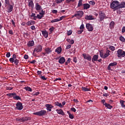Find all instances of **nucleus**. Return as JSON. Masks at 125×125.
Instances as JSON below:
<instances>
[{
  "mask_svg": "<svg viewBox=\"0 0 125 125\" xmlns=\"http://www.w3.org/2000/svg\"><path fill=\"white\" fill-rule=\"evenodd\" d=\"M119 2L118 0H113L110 3V8L113 9V11H116L119 9Z\"/></svg>",
  "mask_w": 125,
  "mask_h": 125,
  "instance_id": "f257e3e1",
  "label": "nucleus"
},
{
  "mask_svg": "<svg viewBox=\"0 0 125 125\" xmlns=\"http://www.w3.org/2000/svg\"><path fill=\"white\" fill-rule=\"evenodd\" d=\"M42 45H39L34 49L33 55L34 56H37V53L36 52H42Z\"/></svg>",
  "mask_w": 125,
  "mask_h": 125,
  "instance_id": "f03ea898",
  "label": "nucleus"
},
{
  "mask_svg": "<svg viewBox=\"0 0 125 125\" xmlns=\"http://www.w3.org/2000/svg\"><path fill=\"white\" fill-rule=\"evenodd\" d=\"M83 15V11H77L73 16V17H76L77 19H81Z\"/></svg>",
  "mask_w": 125,
  "mask_h": 125,
  "instance_id": "7ed1b4c3",
  "label": "nucleus"
},
{
  "mask_svg": "<svg viewBox=\"0 0 125 125\" xmlns=\"http://www.w3.org/2000/svg\"><path fill=\"white\" fill-rule=\"evenodd\" d=\"M52 52L51 48L47 47L44 49V52H42V54L43 56H47L48 54H50Z\"/></svg>",
  "mask_w": 125,
  "mask_h": 125,
  "instance_id": "20e7f679",
  "label": "nucleus"
},
{
  "mask_svg": "<svg viewBox=\"0 0 125 125\" xmlns=\"http://www.w3.org/2000/svg\"><path fill=\"white\" fill-rule=\"evenodd\" d=\"M46 114V111L44 110H42L39 112H34L33 115H36L37 116H39V117H42V116L45 115Z\"/></svg>",
  "mask_w": 125,
  "mask_h": 125,
  "instance_id": "39448f33",
  "label": "nucleus"
},
{
  "mask_svg": "<svg viewBox=\"0 0 125 125\" xmlns=\"http://www.w3.org/2000/svg\"><path fill=\"white\" fill-rule=\"evenodd\" d=\"M117 53L118 54L117 56L119 58L125 57V52L122 49H118L117 51Z\"/></svg>",
  "mask_w": 125,
  "mask_h": 125,
  "instance_id": "423d86ee",
  "label": "nucleus"
},
{
  "mask_svg": "<svg viewBox=\"0 0 125 125\" xmlns=\"http://www.w3.org/2000/svg\"><path fill=\"white\" fill-rule=\"evenodd\" d=\"M99 17L100 18V21H103V20H104V19L106 18V15L105 14V13H104V12H102V11H100L99 12Z\"/></svg>",
  "mask_w": 125,
  "mask_h": 125,
  "instance_id": "0eeeda50",
  "label": "nucleus"
},
{
  "mask_svg": "<svg viewBox=\"0 0 125 125\" xmlns=\"http://www.w3.org/2000/svg\"><path fill=\"white\" fill-rule=\"evenodd\" d=\"M16 109H17V110H22V109H23V104H22V103L20 102H18L16 104Z\"/></svg>",
  "mask_w": 125,
  "mask_h": 125,
  "instance_id": "6e6552de",
  "label": "nucleus"
},
{
  "mask_svg": "<svg viewBox=\"0 0 125 125\" xmlns=\"http://www.w3.org/2000/svg\"><path fill=\"white\" fill-rule=\"evenodd\" d=\"M86 28L89 32H92L93 31V25L90 23H86Z\"/></svg>",
  "mask_w": 125,
  "mask_h": 125,
  "instance_id": "1a4fd4ad",
  "label": "nucleus"
},
{
  "mask_svg": "<svg viewBox=\"0 0 125 125\" xmlns=\"http://www.w3.org/2000/svg\"><path fill=\"white\" fill-rule=\"evenodd\" d=\"M83 56L85 60H87L88 61H91V56L88 54H86L85 53H83Z\"/></svg>",
  "mask_w": 125,
  "mask_h": 125,
  "instance_id": "9d476101",
  "label": "nucleus"
},
{
  "mask_svg": "<svg viewBox=\"0 0 125 125\" xmlns=\"http://www.w3.org/2000/svg\"><path fill=\"white\" fill-rule=\"evenodd\" d=\"M45 107L46 108L47 111L51 112V109H53V106L51 104H47L45 105Z\"/></svg>",
  "mask_w": 125,
  "mask_h": 125,
  "instance_id": "9b49d317",
  "label": "nucleus"
},
{
  "mask_svg": "<svg viewBox=\"0 0 125 125\" xmlns=\"http://www.w3.org/2000/svg\"><path fill=\"white\" fill-rule=\"evenodd\" d=\"M117 64H118V63L116 62H111L110 63H109V64L107 66V69L109 71L112 70L111 69V67H113L114 66H116L117 65Z\"/></svg>",
  "mask_w": 125,
  "mask_h": 125,
  "instance_id": "f8f14e48",
  "label": "nucleus"
},
{
  "mask_svg": "<svg viewBox=\"0 0 125 125\" xmlns=\"http://www.w3.org/2000/svg\"><path fill=\"white\" fill-rule=\"evenodd\" d=\"M65 61L66 60L65 59V58H64V57H62L59 60V63H60V64H64Z\"/></svg>",
  "mask_w": 125,
  "mask_h": 125,
  "instance_id": "ddd939ff",
  "label": "nucleus"
},
{
  "mask_svg": "<svg viewBox=\"0 0 125 125\" xmlns=\"http://www.w3.org/2000/svg\"><path fill=\"white\" fill-rule=\"evenodd\" d=\"M85 19L86 20H95V19L93 18V16L91 15L85 16Z\"/></svg>",
  "mask_w": 125,
  "mask_h": 125,
  "instance_id": "4468645a",
  "label": "nucleus"
},
{
  "mask_svg": "<svg viewBox=\"0 0 125 125\" xmlns=\"http://www.w3.org/2000/svg\"><path fill=\"white\" fill-rule=\"evenodd\" d=\"M98 60V55H94L92 58V62H94Z\"/></svg>",
  "mask_w": 125,
  "mask_h": 125,
  "instance_id": "2eb2a0df",
  "label": "nucleus"
},
{
  "mask_svg": "<svg viewBox=\"0 0 125 125\" xmlns=\"http://www.w3.org/2000/svg\"><path fill=\"white\" fill-rule=\"evenodd\" d=\"M56 112H57L58 114L59 115H62V116H65V113L64 111L62 109H56Z\"/></svg>",
  "mask_w": 125,
  "mask_h": 125,
  "instance_id": "dca6fc26",
  "label": "nucleus"
},
{
  "mask_svg": "<svg viewBox=\"0 0 125 125\" xmlns=\"http://www.w3.org/2000/svg\"><path fill=\"white\" fill-rule=\"evenodd\" d=\"M125 2H122L120 3L119 2V5L118 6V9H120V8H125Z\"/></svg>",
  "mask_w": 125,
  "mask_h": 125,
  "instance_id": "f3484780",
  "label": "nucleus"
},
{
  "mask_svg": "<svg viewBox=\"0 0 125 125\" xmlns=\"http://www.w3.org/2000/svg\"><path fill=\"white\" fill-rule=\"evenodd\" d=\"M28 120L29 119L27 117H23L19 119V121L21 123H24V122H27Z\"/></svg>",
  "mask_w": 125,
  "mask_h": 125,
  "instance_id": "a211bd4d",
  "label": "nucleus"
},
{
  "mask_svg": "<svg viewBox=\"0 0 125 125\" xmlns=\"http://www.w3.org/2000/svg\"><path fill=\"white\" fill-rule=\"evenodd\" d=\"M12 10H13V6L12 5H9L7 7V12L10 13Z\"/></svg>",
  "mask_w": 125,
  "mask_h": 125,
  "instance_id": "6ab92c4d",
  "label": "nucleus"
},
{
  "mask_svg": "<svg viewBox=\"0 0 125 125\" xmlns=\"http://www.w3.org/2000/svg\"><path fill=\"white\" fill-rule=\"evenodd\" d=\"M110 52H111V51L109 50H106L105 54L104 55V59L107 58V57L110 55Z\"/></svg>",
  "mask_w": 125,
  "mask_h": 125,
  "instance_id": "aec40b11",
  "label": "nucleus"
},
{
  "mask_svg": "<svg viewBox=\"0 0 125 125\" xmlns=\"http://www.w3.org/2000/svg\"><path fill=\"white\" fill-rule=\"evenodd\" d=\"M42 33L44 38H45L46 39H47V38H48V32H47V31H42Z\"/></svg>",
  "mask_w": 125,
  "mask_h": 125,
  "instance_id": "412c9836",
  "label": "nucleus"
},
{
  "mask_svg": "<svg viewBox=\"0 0 125 125\" xmlns=\"http://www.w3.org/2000/svg\"><path fill=\"white\" fill-rule=\"evenodd\" d=\"M35 8L36 10H41L42 9V6L40 5L39 3H36L35 4Z\"/></svg>",
  "mask_w": 125,
  "mask_h": 125,
  "instance_id": "4be33fe9",
  "label": "nucleus"
},
{
  "mask_svg": "<svg viewBox=\"0 0 125 125\" xmlns=\"http://www.w3.org/2000/svg\"><path fill=\"white\" fill-rule=\"evenodd\" d=\"M83 9H88L90 7V5L88 3L83 4Z\"/></svg>",
  "mask_w": 125,
  "mask_h": 125,
  "instance_id": "5701e85b",
  "label": "nucleus"
},
{
  "mask_svg": "<svg viewBox=\"0 0 125 125\" xmlns=\"http://www.w3.org/2000/svg\"><path fill=\"white\" fill-rule=\"evenodd\" d=\"M62 51V48L61 47H58L57 49L55 50V52H57L58 54H60Z\"/></svg>",
  "mask_w": 125,
  "mask_h": 125,
  "instance_id": "b1692460",
  "label": "nucleus"
},
{
  "mask_svg": "<svg viewBox=\"0 0 125 125\" xmlns=\"http://www.w3.org/2000/svg\"><path fill=\"white\" fill-rule=\"evenodd\" d=\"M54 105L55 106H58V107H60V108H62V107H63V105H62V104L58 102H55L54 103Z\"/></svg>",
  "mask_w": 125,
  "mask_h": 125,
  "instance_id": "393cba45",
  "label": "nucleus"
},
{
  "mask_svg": "<svg viewBox=\"0 0 125 125\" xmlns=\"http://www.w3.org/2000/svg\"><path fill=\"white\" fill-rule=\"evenodd\" d=\"M14 99L16 100H21V98L15 93V95L14 96Z\"/></svg>",
  "mask_w": 125,
  "mask_h": 125,
  "instance_id": "a878e982",
  "label": "nucleus"
},
{
  "mask_svg": "<svg viewBox=\"0 0 125 125\" xmlns=\"http://www.w3.org/2000/svg\"><path fill=\"white\" fill-rule=\"evenodd\" d=\"M6 95L8 97H11V98L13 97V98H14V95H15V92L7 94Z\"/></svg>",
  "mask_w": 125,
  "mask_h": 125,
  "instance_id": "bb28decb",
  "label": "nucleus"
},
{
  "mask_svg": "<svg viewBox=\"0 0 125 125\" xmlns=\"http://www.w3.org/2000/svg\"><path fill=\"white\" fill-rule=\"evenodd\" d=\"M104 105H105V107L107 108V109H112V108H113V106L110 105V104L105 103Z\"/></svg>",
  "mask_w": 125,
  "mask_h": 125,
  "instance_id": "cd10ccee",
  "label": "nucleus"
},
{
  "mask_svg": "<svg viewBox=\"0 0 125 125\" xmlns=\"http://www.w3.org/2000/svg\"><path fill=\"white\" fill-rule=\"evenodd\" d=\"M66 41L67 42H69V43H70V44H74V43L75 42L74 40H70V39H66Z\"/></svg>",
  "mask_w": 125,
  "mask_h": 125,
  "instance_id": "c85d7f7f",
  "label": "nucleus"
},
{
  "mask_svg": "<svg viewBox=\"0 0 125 125\" xmlns=\"http://www.w3.org/2000/svg\"><path fill=\"white\" fill-rule=\"evenodd\" d=\"M5 6H8L9 5H11L10 4V1L9 0H5Z\"/></svg>",
  "mask_w": 125,
  "mask_h": 125,
  "instance_id": "c756f323",
  "label": "nucleus"
},
{
  "mask_svg": "<svg viewBox=\"0 0 125 125\" xmlns=\"http://www.w3.org/2000/svg\"><path fill=\"white\" fill-rule=\"evenodd\" d=\"M82 5H83V0H79L77 7H81V6H82Z\"/></svg>",
  "mask_w": 125,
  "mask_h": 125,
  "instance_id": "7c9ffc66",
  "label": "nucleus"
},
{
  "mask_svg": "<svg viewBox=\"0 0 125 125\" xmlns=\"http://www.w3.org/2000/svg\"><path fill=\"white\" fill-rule=\"evenodd\" d=\"M19 62H20L19 60H18V59H16L14 60V64H15V65H16V66H17V65H18V64H19Z\"/></svg>",
  "mask_w": 125,
  "mask_h": 125,
  "instance_id": "2f4dec72",
  "label": "nucleus"
},
{
  "mask_svg": "<svg viewBox=\"0 0 125 125\" xmlns=\"http://www.w3.org/2000/svg\"><path fill=\"white\" fill-rule=\"evenodd\" d=\"M125 101L122 100H121L120 101V104H121V107H122V108H123V107H124V106L125 105Z\"/></svg>",
  "mask_w": 125,
  "mask_h": 125,
  "instance_id": "473e14b6",
  "label": "nucleus"
},
{
  "mask_svg": "<svg viewBox=\"0 0 125 125\" xmlns=\"http://www.w3.org/2000/svg\"><path fill=\"white\" fill-rule=\"evenodd\" d=\"M59 19H55L54 20H53L51 21V23H55V22H59Z\"/></svg>",
  "mask_w": 125,
  "mask_h": 125,
  "instance_id": "72a5a7b5",
  "label": "nucleus"
},
{
  "mask_svg": "<svg viewBox=\"0 0 125 125\" xmlns=\"http://www.w3.org/2000/svg\"><path fill=\"white\" fill-rule=\"evenodd\" d=\"M82 88L83 91H89V89L85 87H82Z\"/></svg>",
  "mask_w": 125,
  "mask_h": 125,
  "instance_id": "f704fd0d",
  "label": "nucleus"
},
{
  "mask_svg": "<svg viewBox=\"0 0 125 125\" xmlns=\"http://www.w3.org/2000/svg\"><path fill=\"white\" fill-rule=\"evenodd\" d=\"M39 14L43 17V15L45 14V11H43V10H42V11L39 13Z\"/></svg>",
  "mask_w": 125,
  "mask_h": 125,
  "instance_id": "c9c22d12",
  "label": "nucleus"
},
{
  "mask_svg": "<svg viewBox=\"0 0 125 125\" xmlns=\"http://www.w3.org/2000/svg\"><path fill=\"white\" fill-rule=\"evenodd\" d=\"M70 62H71V58H68L65 63V65L67 66V65H68L70 63Z\"/></svg>",
  "mask_w": 125,
  "mask_h": 125,
  "instance_id": "e433bc0d",
  "label": "nucleus"
},
{
  "mask_svg": "<svg viewBox=\"0 0 125 125\" xmlns=\"http://www.w3.org/2000/svg\"><path fill=\"white\" fill-rule=\"evenodd\" d=\"M120 41H121V42H125V39L124 37L120 36Z\"/></svg>",
  "mask_w": 125,
  "mask_h": 125,
  "instance_id": "4c0bfd02",
  "label": "nucleus"
},
{
  "mask_svg": "<svg viewBox=\"0 0 125 125\" xmlns=\"http://www.w3.org/2000/svg\"><path fill=\"white\" fill-rule=\"evenodd\" d=\"M24 89H25V90H27L28 91H32V88H31L30 87H24Z\"/></svg>",
  "mask_w": 125,
  "mask_h": 125,
  "instance_id": "58836bf2",
  "label": "nucleus"
},
{
  "mask_svg": "<svg viewBox=\"0 0 125 125\" xmlns=\"http://www.w3.org/2000/svg\"><path fill=\"white\" fill-rule=\"evenodd\" d=\"M109 49H110V50H111V51H115V47L114 46H110Z\"/></svg>",
  "mask_w": 125,
  "mask_h": 125,
  "instance_id": "ea45409f",
  "label": "nucleus"
},
{
  "mask_svg": "<svg viewBox=\"0 0 125 125\" xmlns=\"http://www.w3.org/2000/svg\"><path fill=\"white\" fill-rule=\"evenodd\" d=\"M65 0H57V1L56 2V3L58 4H59V3H62V2H63Z\"/></svg>",
  "mask_w": 125,
  "mask_h": 125,
  "instance_id": "a19ab883",
  "label": "nucleus"
},
{
  "mask_svg": "<svg viewBox=\"0 0 125 125\" xmlns=\"http://www.w3.org/2000/svg\"><path fill=\"white\" fill-rule=\"evenodd\" d=\"M100 57H101V58H103L104 59V54L103 53V52H101V51L100 52Z\"/></svg>",
  "mask_w": 125,
  "mask_h": 125,
  "instance_id": "79ce46f5",
  "label": "nucleus"
},
{
  "mask_svg": "<svg viewBox=\"0 0 125 125\" xmlns=\"http://www.w3.org/2000/svg\"><path fill=\"white\" fill-rule=\"evenodd\" d=\"M11 56V54H10V52H8L6 54V56L7 58H9V57H10Z\"/></svg>",
  "mask_w": 125,
  "mask_h": 125,
  "instance_id": "37998d69",
  "label": "nucleus"
},
{
  "mask_svg": "<svg viewBox=\"0 0 125 125\" xmlns=\"http://www.w3.org/2000/svg\"><path fill=\"white\" fill-rule=\"evenodd\" d=\"M32 95H39L40 94V92L37 91V92H34L32 93Z\"/></svg>",
  "mask_w": 125,
  "mask_h": 125,
  "instance_id": "c03bdc74",
  "label": "nucleus"
},
{
  "mask_svg": "<svg viewBox=\"0 0 125 125\" xmlns=\"http://www.w3.org/2000/svg\"><path fill=\"white\" fill-rule=\"evenodd\" d=\"M89 3L91 5H95V2L94 1H90Z\"/></svg>",
  "mask_w": 125,
  "mask_h": 125,
  "instance_id": "a18cd8bd",
  "label": "nucleus"
},
{
  "mask_svg": "<svg viewBox=\"0 0 125 125\" xmlns=\"http://www.w3.org/2000/svg\"><path fill=\"white\" fill-rule=\"evenodd\" d=\"M72 33H73V31H72V30L68 31L67 32V36H71Z\"/></svg>",
  "mask_w": 125,
  "mask_h": 125,
  "instance_id": "49530a36",
  "label": "nucleus"
},
{
  "mask_svg": "<svg viewBox=\"0 0 125 125\" xmlns=\"http://www.w3.org/2000/svg\"><path fill=\"white\" fill-rule=\"evenodd\" d=\"M69 119L73 120V119H74V115H73V114H69Z\"/></svg>",
  "mask_w": 125,
  "mask_h": 125,
  "instance_id": "de8ad7c7",
  "label": "nucleus"
},
{
  "mask_svg": "<svg viewBox=\"0 0 125 125\" xmlns=\"http://www.w3.org/2000/svg\"><path fill=\"white\" fill-rule=\"evenodd\" d=\"M80 29V30H83V29H84V25H83V24H82L81 25Z\"/></svg>",
  "mask_w": 125,
  "mask_h": 125,
  "instance_id": "09e8293b",
  "label": "nucleus"
},
{
  "mask_svg": "<svg viewBox=\"0 0 125 125\" xmlns=\"http://www.w3.org/2000/svg\"><path fill=\"white\" fill-rule=\"evenodd\" d=\"M76 0H66V1L67 3H70V2L71 1L72 2H74Z\"/></svg>",
  "mask_w": 125,
  "mask_h": 125,
  "instance_id": "8fccbe9b",
  "label": "nucleus"
},
{
  "mask_svg": "<svg viewBox=\"0 0 125 125\" xmlns=\"http://www.w3.org/2000/svg\"><path fill=\"white\" fill-rule=\"evenodd\" d=\"M42 17H43V16H42L41 15H37V18H38V19H42Z\"/></svg>",
  "mask_w": 125,
  "mask_h": 125,
  "instance_id": "3c124183",
  "label": "nucleus"
},
{
  "mask_svg": "<svg viewBox=\"0 0 125 125\" xmlns=\"http://www.w3.org/2000/svg\"><path fill=\"white\" fill-rule=\"evenodd\" d=\"M41 79L42 80H43V81H46V80H47L46 78H45V77L44 76H41Z\"/></svg>",
  "mask_w": 125,
  "mask_h": 125,
  "instance_id": "603ef678",
  "label": "nucleus"
},
{
  "mask_svg": "<svg viewBox=\"0 0 125 125\" xmlns=\"http://www.w3.org/2000/svg\"><path fill=\"white\" fill-rule=\"evenodd\" d=\"M71 47H72V45H67L66 46L65 49H70V48H71Z\"/></svg>",
  "mask_w": 125,
  "mask_h": 125,
  "instance_id": "864d4df0",
  "label": "nucleus"
},
{
  "mask_svg": "<svg viewBox=\"0 0 125 125\" xmlns=\"http://www.w3.org/2000/svg\"><path fill=\"white\" fill-rule=\"evenodd\" d=\"M49 31L50 32H51V33H52V32L54 31V27H53V26H52L51 28L49 29Z\"/></svg>",
  "mask_w": 125,
  "mask_h": 125,
  "instance_id": "5fc2aeb1",
  "label": "nucleus"
},
{
  "mask_svg": "<svg viewBox=\"0 0 125 125\" xmlns=\"http://www.w3.org/2000/svg\"><path fill=\"white\" fill-rule=\"evenodd\" d=\"M14 59H13V58H10V59H9V61H10V62H11V63H13V62H14Z\"/></svg>",
  "mask_w": 125,
  "mask_h": 125,
  "instance_id": "6e6d98bb",
  "label": "nucleus"
},
{
  "mask_svg": "<svg viewBox=\"0 0 125 125\" xmlns=\"http://www.w3.org/2000/svg\"><path fill=\"white\" fill-rule=\"evenodd\" d=\"M71 110L72 111V112H74V113H76L77 110L76 109V108H75V107H72L71 108Z\"/></svg>",
  "mask_w": 125,
  "mask_h": 125,
  "instance_id": "4d7b16f0",
  "label": "nucleus"
},
{
  "mask_svg": "<svg viewBox=\"0 0 125 125\" xmlns=\"http://www.w3.org/2000/svg\"><path fill=\"white\" fill-rule=\"evenodd\" d=\"M65 16H62L60 19H59V21H61V20H63V18H65Z\"/></svg>",
  "mask_w": 125,
  "mask_h": 125,
  "instance_id": "13d9d810",
  "label": "nucleus"
},
{
  "mask_svg": "<svg viewBox=\"0 0 125 125\" xmlns=\"http://www.w3.org/2000/svg\"><path fill=\"white\" fill-rule=\"evenodd\" d=\"M78 60L77 59V57H74L73 58V62H75V63H77Z\"/></svg>",
  "mask_w": 125,
  "mask_h": 125,
  "instance_id": "bf43d9fd",
  "label": "nucleus"
},
{
  "mask_svg": "<svg viewBox=\"0 0 125 125\" xmlns=\"http://www.w3.org/2000/svg\"><path fill=\"white\" fill-rule=\"evenodd\" d=\"M26 25H27V26H31V25H32V21H28L26 23Z\"/></svg>",
  "mask_w": 125,
  "mask_h": 125,
  "instance_id": "052dcab7",
  "label": "nucleus"
},
{
  "mask_svg": "<svg viewBox=\"0 0 125 125\" xmlns=\"http://www.w3.org/2000/svg\"><path fill=\"white\" fill-rule=\"evenodd\" d=\"M125 26H123L122 28V33H123V34H124V33H125Z\"/></svg>",
  "mask_w": 125,
  "mask_h": 125,
  "instance_id": "680f3d73",
  "label": "nucleus"
},
{
  "mask_svg": "<svg viewBox=\"0 0 125 125\" xmlns=\"http://www.w3.org/2000/svg\"><path fill=\"white\" fill-rule=\"evenodd\" d=\"M83 32V30H79L78 31V34H79V35H81V34H82V33Z\"/></svg>",
  "mask_w": 125,
  "mask_h": 125,
  "instance_id": "e2e57ef3",
  "label": "nucleus"
},
{
  "mask_svg": "<svg viewBox=\"0 0 125 125\" xmlns=\"http://www.w3.org/2000/svg\"><path fill=\"white\" fill-rule=\"evenodd\" d=\"M62 79L61 78H56L54 80V82H57V81H62Z\"/></svg>",
  "mask_w": 125,
  "mask_h": 125,
  "instance_id": "0e129e2a",
  "label": "nucleus"
},
{
  "mask_svg": "<svg viewBox=\"0 0 125 125\" xmlns=\"http://www.w3.org/2000/svg\"><path fill=\"white\" fill-rule=\"evenodd\" d=\"M12 58H13V59L15 60V59H16V58H17V57L16 56V55L15 54H13L12 56Z\"/></svg>",
  "mask_w": 125,
  "mask_h": 125,
  "instance_id": "69168bd1",
  "label": "nucleus"
},
{
  "mask_svg": "<svg viewBox=\"0 0 125 125\" xmlns=\"http://www.w3.org/2000/svg\"><path fill=\"white\" fill-rule=\"evenodd\" d=\"M28 46H32V41H30L29 42V43L28 44Z\"/></svg>",
  "mask_w": 125,
  "mask_h": 125,
  "instance_id": "338daca9",
  "label": "nucleus"
},
{
  "mask_svg": "<svg viewBox=\"0 0 125 125\" xmlns=\"http://www.w3.org/2000/svg\"><path fill=\"white\" fill-rule=\"evenodd\" d=\"M28 58H29V56H28V55H24V59H28Z\"/></svg>",
  "mask_w": 125,
  "mask_h": 125,
  "instance_id": "774afa93",
  "label": "nucleus"
}]
</instances>
